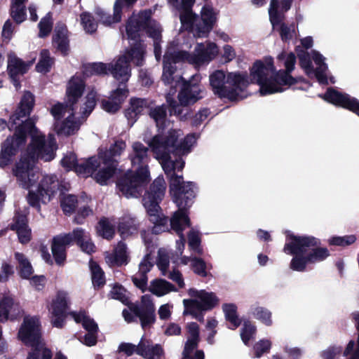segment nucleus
Instances as JSON below:
<instances>
[{"label": "nucleus", "mask_w": 359, "mask_h": 359, "mask_svg": "<svg viewBox=\"0 0 359 359\" xmlns=\"http://www.w3.org/2000/svg\"><path fill=\"white\" fill-rule=\"evenodd\" d=\"M34 104V95L25 92L18 107L11 116L9 124L0 118V130L7 126L13 130V136L8 137L2 143L0 153V167L4 168L13 156L25 145L27 134L31 141L13 169V173L19 185L28 190L27 201L33 207L39 208L40 203L49 202L59 189V181L54 175H41L35 168L38 159L50 161L55 158L57 149L53 135L46 137L35 126L37 118H27Z\"/></svg>", "instance_id": "nucleus-1"}, {"label": "nucleus", "mask_w": 359, "mask_h": 359, "mask_svg": "<svg viewBox=\"0 0 359 359\" xmlns=\"http://www.w3.org/2000/svg\"><path fill=\"white\" fill-rule=\"evenodd\" d=\"M284 63L285 70L276 72L271 57L256 61L250 69V78L240 72H227L216 70L209 76L210 84L214 94L221 98L238 100L245 97L243 93L250 83L259 86L262 95L282 92L283 86L292 85L296 79L290 76L294 70L296 57L292 53L282 52L277 56Z\"/></svg>", "instance_id": "nucleus-2"}, {"label": "nucleus", "mask_w": 359, "mask_h": 359, "mask_svg": "<svg viewBox=\"0 0 359 359\" xmlns=\"http://www.w3.org/2000/svg\"><path fill=\"white\" fill-rule=\"evenodd\" d=\"M183 134L180 130L168 128L165 133L155 135L148 144L155 158L160 162L162 168L169 179L170 194L177 207L191 205L195 197L194 184L185 182L182 175L176 172L181 171L184 166L182 158L171 160V153L177 155L189 154L196 142L194 135H187L182 138Z\"/></svg>", "instance_id": "nucleus-3"}, {"label": "nucleus", "mask_w": 359, "mask_h": 359, "mask_svg": "<svg viewBox=\"0 0 359 359\" xmlns=\"http://www.w3.org/2000/svg\"><path fill=\"white\" fill-rule=\"evenodd\" d=\"M318 243V240L313 236L288 234L283 250L285 252L294 255L290 264V269L303 271L306 264L320 262L328 257L330 252L327 248L311 249Z\"/></svg>", "instance_id": "nucleus-4"}, {"label": "nucleus", "mask_w": 359, "mask_h": 359, "mask_svg": "<svg viewBox=\"0 0 359 359\" xmlns=\"http://www.w3.org/2000/svg\"><path fill=\"white\" fill-rule=\"evenodd\" d=\"M133 152L130 158L133 166L137 165L136 172H128L117 184L119 191L126 198L137 197L142 187L149 179L147 166L140 165L148 159V149L143 144L135 142L132 144Z\"/></svg>", "instance_id": "nucleus-5"}, {"label": "nucleus", "mask_w": 359, "mask_h": 359, "mask_svg": "<svg viewBox=\"0 0 359 359\" xmlns=\"http://www.w3.org/2000/svg\"><path fill=\"white\" fill-rule=\"evenodd\" d=\"M150 17L151 12L149 11H142L137 15L133 14L126 24V34L128 39L136 41L144 32L147 33L154 41V55L156 59L159 60L161 55L159 42L161 39L162 28Z\"/></svg>", "instance_id": "nucleus-6"}, {"label": "nucleus", "mask_w": 359, "mask_h": 359, "mask_svg": "<svg viewBox=\"0 0 359 359\" xmlns=\"http://www.w3.org/2000/svg\"><path fill=\"white\" fill-rule=\"evenodd\" d=\"M166 185L163 177H158L152 183L150 190L143 198V205L147 210L150 221L154 224L153 234L165 231L167 228L168 219L161 213L158 203L164 197Z\"/></svg>", "instance_id": "nucleus-7"}, {"label": "nucleus", "mask_w": 359, "mask_h": 359, "mask_svg": "<svg viewBox=\"0 0 359 359\" xmlns=\"http://www.w3.org/2000/svg\"><path fill=\"white\" fill-rule=\"evenodd\" d=\"M187 292L191 298L183 300L184 313L192 315L200 321L203 320L201 312L210 311L219 304V298L212 292L190 288Z\"/></svg>", "instance_id": "nucleus-8"}, {"label": "nucleus", "mask_w": 359, "mask_h": 359, "mask_svg": "<svg viewBox=\"0 0 359 359\" xmlns=\"http://www.w3.org/2000/svg\"><path fill=\"white\" fill-rule=\"evenodd\" d=\"M50 111L54 118L53 128L57 135L69 136L79 130L81 121L74 117V107L57 103Z\"/></svg>", "instance_id": "nucleus-9"}, {"label": "nucleus", "mask_w": 359, "mask_h": 359, "mask_svg": "<svg viewBox=\"0 0 359 359\" xmlns=\"http://www.w3.org/2000/svg\"><path fill=\"white\" fill-rule=\"evenodd\" d=\"M175 45L177 46V53L180 54L182 60L196 67L208 64L219 53L217 45L210 41L207 42L205 44L197 43L192 54H189L185 50V49L191 48V44L190 43H175Z\"/></svg>", "instance_id": "nucleus-10"}, {"label": "nucleus", "mask_w": 359, "mask_h": 359, "mask_svg": "<svg viewBox=\"0 0 359 359\" xmlns=\"http://www.w3.org/2000/svg\"><path fill=\"white\" fill-rule=\"evenodd\" d=\"M175 45L177 46V53L180 54L182 60L196 67L208 64L219 53L217 45L210 41L207 42L205 44L197 43L192 54H189L185 50V49L191 48V44L190 43H175Z\"/></svg>", "instance_id": "nucleus-11"}, {"label": "nucleus", "mask_w": 359, "mask_h": 359, "mask_svg": "<svg viewBox=\"0 0 359 359\" xmlns=\"http://www.w3.org/2000/svg\"><path fill=\"white\" fill-rule=\"evenodd\" d=\"M126 147V144L124 142L116 141L111 146L109 151L100 153L99 156L96 157L98 163H100V165H98L99 170L94 177L97 182L104 184L112 177L116 165L113 158L121 155Z\"/></svg>", "instance_id": "nucleus-12"}, {"label": "nucleus", "mask_w": 359, "mask_h": 359, "mask_svg": "<svg viewBox=\"0 0 359 359\" xmlns=\"http://www.w3.org/2000/svg\"><path fill=\"white\" fill-rule=\"evenodd\" d=\"M296 51L299 59L300 66L305 71L306 74L309 76H314L320 83L327 84L326 71L327 67L324 62L325 57L316 50L311 51V56L317 66L316 70H313L309 54L304 52L299 46L296 48Z\"/></svg>", "instance_id": "nucleus-13"}, {"label": "nucleus", "mask_w": 359, "mask_h": 359, "mask_svg": "<svg viewBox=\"0 0 359 359\" xmlns=\"http://www.w3.org/2000/svg\"><path fill=\"white\" fill-rule=\"evenodd\" d=\"M177 52V46L175 42L172 41L164 55L162 81L165 85H170L171 88H176L183 81L181 75L173 66V64L184 61Z\"/></svg>", "instance_id": "nucleus-14"}, {"label": "nucleus", "mask_w": 359, "mask_h": 359, "mask_svg": "<svg viewBox=\"0 0 359 359\" xmlns=\"http://www.w3.org/2000/svg\"><path fill=\"white\" fill-rule=\"evenodd\" d=\"M69 305V295L64 290L57 291L48 302L47 308L50 315L51 323L54 327L60 328L63 326L65 314Z\"/></svg>", "instance_id": "nucleus-15"}, {"label": "nucleus", "mask_w": 359, "mask_h": 359, "mask_svg": "<svg viewBox=\"0 0 359 359\" xmlns=\"http://www.w3.org/2000/svg\"><path fill=\"white\" fill-rule=\"evenodd\" d=\"M118 351L128 356L137 353L145 359H163V351L161 346L153 345L144 337L141 339L137 346L130 343L121 344Z\"/></svg>", "instance_id": "nucleus-16"}, {"label": "nucleus", "mask_w": 359, "mask_h": 359, "mask_svg": "<svg viewBox=\"0 0 359 359\" xmlns=\"http://www.w3.org/2000/svg\"><path fill=\"white\" fill-rule=\"evenodd\" d=\"M201 20L196 16L190 29L193 34L198 38L206 37L212 30L217 19V11L210 5L204 6L201 11Z\"/></svg>", "instance_id": "nucleus-17"}, {"label": "nucleus", "mask_w": 359, "mask_h": 359, "mask_svg": "<svg viewBox=\"0 0 359 359\" xmlns=\"http://www.w3.org/2000/svg\"><path fill=\"white\" fill-rule=\"evenodd\" d=\"M18 339L27 346L41 340V323L37 316H25L18 333Z\"/></svg>", "instance_id": "nucleus-18"}, {"label": "nucleus", "mask_w": 359, "mask_h": 359, "mask_svg": "<svg viewBox=\"0 0 359 359\" xmlns=\"http://www.w3.org/2000/svg\"><path fill=\"white\" fill-rule=\"evenodd\" d=\"M61 163L67 170H74L79 176L83 177L92 175L94 171L98 168V165H100V163H98L96 157L77 163L76 157L73 153L67 154L62 159Z\"/></svg>", "instance_id": "nucleus-19"}, {"label": "nucleus", "mask_w": 359, "mask_h": 359, "mask_svg": "<svg viewBox=\"0 0 359 359\" xmlns=\"http://www.w3.org/2000/svg\"><path fill=\"white\" fill-rule=\"evenodd\" d=\"M191 205L184 207H178L179 210L176 211L170 219V226L172 229L180 236V239L176 242L177 254L182 255L183 254L185 245V238L182 231L190 225L189 219L187 215V209Z\"/></svg>", "instance_id": "nucleus-20"}, {"label": "nucleus", "mask_w": 359, "mask_h": 359, "mask_svg": "<svg viewBox=\"0 0 359 359\" xmlns=\"http://www.w3.org/2000/svg\"><path fill=\"white\" fill-rule=\"evenodd\" d=\"M269 14L273 29L279 32L282 40L286 41L292 39L295 35V25H288L283 22L284 15L283 13H278V4L275 0L271 1Z\"/></svg>", "instance_id": "nucleus-21"}, {"label": "nucleus", "mask_w": 359, "mask_h": 359, "mask_svg": "<svg viewBox=\"0 0 359 359\" xmlns=\"http://www.w3.org/2000/svg\"><path fill=\"white\" fill-rule=\"evenodd\" d=\"M200 80V76L195 75L192 77L191 81L181 83L182 88L178 95V99L182 106L194 103L201 97L200 95L201 89L198 86Z\"/></svg>", "instance_id": "nucleus-22"}, {"label": "nucleus", "mask_w": 359, "mask_h": 359, "mask_svg": "<svg viewBox=\"0 0 359 359\" xmlns=\"http://www.w3.org/2000/svg\"><path fill=\"white\" fill-rule=\"evenodd\" d=\"M188 339L185 344L183 352V359H204V353L202 351H196L199 338V327L196 323L187 325Z\"/></svg>", "instance_id": "nucleus-23"}, {"label": "nucleus", "mask_w": 359, "mask_h": 359, "mask_svg": "<svg viewBox=\"0 0 359 359\" xmlns=\"http://www.w3.org/2000/svg\"><path fill=\"white\" fill-rule=\"evenodd\" d=\"M71 316L76 323H81L83 328L88 332L84 337L83 344L88 346L95 345L98 326L94 320L88 316L85 311L72 312Z\"/></svg>", "instance_id": "nucleus-24"}, {"label": "nucleus", "mask_w": 359, "mask_h": 359, "mask_svg": "<svg viewBox=\"0 0 359 359\" xmlns=\"http://www.w3.org/2000/svg\"><path fill=\"white\" fill-rule=\"evenodd\" d=\"M324 99L335 105L348 109L359 116V101L347 94L329 89L325 94Z\"/></svg>", "instance_id": "nucleus-25"}, {"label": "nucleus", "mask_w": 359, "mask_h": 359, "mask_svg": "<svg viewBox=\"0 0 359 359\" xmlns=\"http://www.w3.org/2000/svg\"><path fill=\"white\" fill-rule=\"evenodd\" d=\"M133 313L139 317L142 328L152 324L155 320V315L151 296H142L140 305L133 308Z\"/></svg>", "instance_id": "nucleus-26"}, {"label": "nucleus", "mask_w": 359, "mask_h": 359, "mask_svg": "<svg viewBox=\"0 0 359 359\" xmlns=\"http://www.w3.org/2000/svg\"><path fill=\"white\" fill-rule=\"evenodd\" d=\"M128 95V90L126 85L118 87L112 90L107 100L102 101V108L107 112L115 113L119 110L122 103Z\"/></svg>", "instance_id": "nucleus-27"}, {"label": "nucleus", "mask_w": 359, "mask_h": 359, "mask_svg": "<svg viewBox=\"0 0 359 359\" xmlns=\"http://www.w3.org/2000/svg\"><path fill=\"white\" fill-rule=\"evenodd\" d=\"M85 89V83L83 79L78 75H75L69 81L66 90V104L70 107H74L78 100L81 98Z\"/></svg>", "instance_id": "nucleus-28"}, {"label": "nucleus", "mask_w": 359, "mask_h": 359, "mask_svg": "<svg viewBox=\"0 0 359 359\" xmlns=\"http://www.w3.org/2000/svg\"><path fill=\"white\" fill-rule=\"evenodd\" d=\"M22 314L19 304L11 297H5L0 302V321L14 320Z\"/></svg>", "instance_id": "nucleus-29"}, {"label": "nucleus", "mask_w": 359, "mask_h": 359, "mask_svg": "<svg viewBox=\"0 0 359 359\" xmlns=\"http://www.w3.org/2000/svg\"><path fill=\"white\" fill-rule=\"evenodd\" d=\"M113 77L122 84L126 83L131 76L130 68L126 55H121L114 63L109 64Z\"/></svg>", "instance_id": "nucleus-30"}, {"label": "nucleus", "mask_w": 359, "mask_h": 359, "mask_svg": "<svg viewBox=\"0 0 359 359\" xmlns=\"http://www.w3.org/2000/svg\"><path fill=\"white\" fill-rule=\"evenodd\" d=\"M33 62L34 61L25 62L13 54L8 55V71L16 89L19 88V82L16 79V76L26 73Z\"/></svg>", "instance_id": "nucleus-31"}, {"label": "nucleus", "mask_w": 359, "mask_h": 359, "mask_svg": "<svg viewBox=\"0 0 359 359\" xmlns=\"http://www.w3.org/2000/svg\"><path fill=\"white\" fill-rule=\"evenodd\" d=\"M72 241L71 233L59 235L53 239L51 251L57 264H62L66 259V247Z\"/></svg>", "instance_id": "nucleus-32"}, {"label": "nucleus", "mask_w": 359, "mask_h": 359, "mask_svg": "<svg viewBox=\"0 0 359 359\" xmlns=\"http://www.w3.org/2000/svg\"><path fill=\"white\" fill-rule=\"evenodd\" d=\"M136 0H116L114 4L113 16L107 14L103 11H98L97 15L100 18V22L104 25H111V24L118 22L121 19V12L127 8Z\"/></svg>", "instance_id": "nucleus-33"}, {"label": "nucleus", "mask_w": 359, "mask_h": 359, "mask_svg": "<svg viewBox=\"0 0 359 359\" xmlns=\"http://www.w3.org/2000/svg\"><path fill=\"white\" fill-rule=\"evenodd\" d=\"M11 229L16 232L20 243L26 244L30 241L32 231L28 226L25 215H15L13 223L11 224Z\"/></svg>", "instance_id": "nucleus-34"}, {"label": "nucleus", "mask_w": 359, "mask_h": 359, "mask_svg": "<svg viewBox=\"0 0 359 359\" xmlns=\"http://www.w3.org/2000/svg\"><path fill=\"white\" fill-rule=\"evenodd\" d=\"M140 224L138 221L129 215H126L118 219L117 230L123 239H127L137 233Z\"/></svg>", "instance_id": "nucleus-35"}, {"label": "nucleus", "mask_w": 359, "mask_h": 359, "mask_svg": "<svg viewBox=\"0 0 359 359\" xmlns=\"http://www.w3.org/2000/svg\"><path fill=\"white\" fill-rule=\"evenodd\" d=\"M129 252L127 245L121 241L118 243L117 245L114 248V253H107L105 256V260L108 265L121 266L122 264H126L129 261Z\"/></svg>", "instance_id": "nucleus-36"}, {"label": "nucleus", "mask_w": 359, "mask_h": 359, "mask_svg": "<svg viewBox=\"0 0 359 359\" xmlns=\"http://www.w3.org/2000/svg\"><path fill=\"white\" fill-rule=\"evenodd\" d=\"M71 234L72 235V241H76L82 251L88 254L95 252V246L92 242L89 233L84 229L76 228Z\"/></svg>", "instance_id": "nucleus-37"}, {"label": "nucleus", "mask_w": 359, "mask_h": 359, "mask_svg": "<svg viewBox=\"0 0 359 359\" xmlns=\"http://www.w3.org/2000/svg\"><path fill=\"white\" fill-rule=\"evenodd\" d=\"M177 257H180V263L177 264L187 265L190 263V266L193 271L202 277H205L207 273V264L203 259L193 256H182L175 253Z\"/></svg>", "instance_id": "nucleus-38"}, {"label": "nucleus", "mask_w": 359, "mask_h": 359, "mask_svg": "<svg viewBox=\"0 0 359 359\" xmlns=\"http://www.w3.org/2000/svg\"><path fill=\"white\" fill-rule=\"evenodd\" d=\"M148 290L150 292L157 297H163L171 292L177 291L175 285L161 278H156L151 280L148 287Z\"/></svg>", "instance_id": "nucleus-39"}, {"label": "nucleus", "mask_w": 359, "mask_h": 359, "mask_svg": "<svg viewBox=\"0 0 359 359\" xmlns=\"http://www.w3.org/2000/svg\"><path fill=\"white\" fill-rule=\"evenodd\" d=\"M53 45L62 54L67 55L69 50L67 30L64 25L55 27V34L53 37Z\"/></svg>", "instance_id": "nucleus-40"}, {"label": "nucleus", "mask_w": 359, "mask_h": 359, "mask_svg": "<svg viewBox=\"0 0 359 359\" xmlns=\"http://www.w3.org/2000/svg\"><path fill=\"white\" fill-rule=\"evenodd\" d=\"M174 4L177 3L178 0H169ZM195 0H182V11L180 14V21L184 28H188L192 26L194 21L196 20V15L192 13L191 10V6L194 4Z\"/></svg>", "instance_id": "nucleus-41"}, {"label": "nucleus", "mask_w": 359, "mask_h": 359, "mask_svg": "<svg viewBox=\"0 0 359 359\" xmlns=\"http://www.w3.org/2000/svg\"><path fill=\"white\" fill-rule=\"evenodd\" d=\"M147 105L148 103L146 100L131 98L130 107L126 112V116L130 122L133 123L136 121L137 116L143 111Z\"/></svg>", "instance_id": "nucleus-42"}, {"label": "nucleus", "mask_w": 359, "mask_h": 359, "mask_svg": "<svg viewBox=\"0 0 359 359\" xmlns=\"http://www.w3.org/2000/svg\"><path fill=\"white\" fill-rule=\"evenodd\" d=\"M131 46H133L132 48L124 55H126L128 62L131 61L137 66L142 65L145 53L144 45L138 42L131 43Z\"/></svg>", "instance_id": "nucleus-43"}, {"label": "nucleus", "mask_w": 359, "mask_h": 359, "mask_svg": "<svg viewBox=\"0 0 359 359\" xmlns=\"http://www.w3.org/2000/svg\"><path fill=\"white\" fill-rule=\"evenodd\" d=\"M30 346L33 348V351L29 354L27 359L52 358L51 351L46 346V344L42 339Z\"/></svg>", "instance_id": "nucleus-44"}, {"label": "nucleus", "mask_w": 359, "mask_h": 359, "mask_svg": "<svg viewBox=\"0 0 359 359\" xmlns=\"http://www.w3.org/2000/svg\"><path fill=\"white\" fill-rule=\"evenodd\" d=\"M110 67L109 64L102 62L91 63L83 66V73L88 77L93 75H103L108 73Z\"/></svg>", "instance_id": "nucleus-45"}, {"label": "nucleus", "mask_w": 359, "mask_h": 359, "mask_svg": "<svg viewBox=\"0 0 359 359\" xmlns=\"http://www.w3.org/2000/svg\"><path fill=\"white\" fill-rule=\"evenodd\" d=\"M96 232L99 236L111 240L115 233L114 226L107 219H102L96 226Z\"/></svg>", "instance_id": "nucleus-46"}, {"label": "nucleus", "mask_w": 359, "mask_h": 359, "mask_svg": "<svg viewBox=\"0 0 359 359\" xmlns=\"http://www.w3.org/2000/svg\"><path fill=\"white\" fill-rule=\"evenodd\" d=\"M53 63V58L50 57L49 51L43 50L40 53V58L36 66V69L39 73L46 74L50 70Z\"/></svg>", "instance_id": "nucleus-47"}, {"label": "nucleus", "mask_w": 359, "mask_h": 359, "mask_svg": "<svg viewBox=\"0 0 359 359\" xmlns=\"http://www.w3.org/2000/svg\"><path fill=\"white\" fill-rule=\"evenodd\" d=\"M15 257L19 264L20 276L24 278H29L33 273V269L29 260L23 254L20 252H15Z\"/></svg>", "instance_id": "nucleus-48"}, {"label": "nucleus", "mask_w": 359, "mask_h": 359, "mask_svg": "<svg viewBox=\"0 0 359 359\" xmlns=\"http://www.w3.org/2000/svg\"><path fill=\"white\" fill-rule=\"evenodd\" d=\"M150 116L156 121L157 127L163 129L165 127L169 128L170 123L166 122V111L163 106H159L150 111Z\"/></svg>", "instance_id": "nucleus-49"}, {"label": "nucleus", "mask_w": 359, "mask_h": 359, "mask_svg": "<svg viewBox=\"0 0 359 359\" xmlns=\"http://www.w3.org/2000/svg\"><path fill=\"white\" fill-rule=\"evenodd\" d=\"M86 204L81 206L74 221L77 224H82L86 217L93 215L94 213L95 201L91 198H86Z\"/></svg>", "instance_id": "nucleus-50"}, {"label": "nucleus", "mask_w": 359, "mask_h": 359, "mask_svg": "<svg viewBox=\"0 0 359 359\" xmlns=\"http://www.w3.org/2000/svg\"><path fill=\"white\" fill-rule=\"evenodd\" d=\"M156 266L162 276H167L170 266V256L165 249L158 250Z\"/></svg>", "instance_id": "nucleus-51"}, {"label": "nucleus", "mask_w": 359, "mask_h": 359, "mask_svg": "<svg viewBox=\"0 0 359 359\" xmlns=\"http://www.w3.org/2000/svg\"><path fill=\"white\" fill-rule=\"evenodd\" d=\"M252 315L258 320L266 326L272 325L271 312L262 306H256L252 309Z\"/></svg>", "instance_id": "nucleus-52"}, {"label": "nucleus", "mask_w": 359, "mask_h": 359, "mask_svg": "<svg viewBox=\"0 0 359 359\" xmlns=\"http://www.w3.org/2000/svg\"><path fill=\"white\" fill-rule=\"evenodd\" d=\"M223 311L226 320L231 323L230 328L235 329L240 325L239 319L236 315V306L234 304H229L223 306Z\"/></svg>", "instance_id": "nucleus-53"}, {"label": "nucleus", "mask_w": 359, "mask_h": 359, "mask_svg": "<svg viewBox=\"0 0 359 359\" xmlns=\"http://www.w3.org/2000/svg\"><path fill=\"white\" fill-rule=\"evenodd\" d=\"M96 92L93 90L88 93L85 97L83 106L80 109L81 113L83 116H88L93 110L96 104Z\"/></svg>", "instance_id": "nucleus-54"}, {"label": "nucleus", "mask_w": 359, "mask_h": 359, "mask_svg": "<svg viewBox=\"0 0 359 359\" xmlns=\"http://www.w3.org/2000/svg\"><path fill=\"white\" fill-rule=\"evenodd\" d=\"M89 266L92 273L93 284L95 286L102 285L105 283V279L102 269L93 261L90 262Z\"/></svg>", "instance_id": "nucleus-55"}, {"label": "nucleus", "mask_w": 359, "mask_h": 359, "mask_svg": "<svg viewBox=\"0 0 359 359\" xmlns=\"http://www.w3.org/2000/svg\"><path fill=\"white\" fill-rule=\"evenodd\" d=\"M81 25L87 33H93L96 31L97 24L90 13L84 12L80 15Z\"/></svg>", "instance_id": "nucleus-56"}, {"label": "nucleus", "mask_w": 359, "mask_h": 359, "mask_svg": "<svg viewBox=\"0 0 359 359\" xmlns=\"http://www.w3.org/2000/svg\"><path fill=\"white\" fill-rule=\"evenodd\" d=\"M188 241L191 250L199 255L203 254V248L201 247V238L198 232L194 231H190L188 236Z\"/></svg>", "instance_id": "nucleus-57"}, {"label": "nucleus", "mask_w": 359, "mask_h": 359, "mask_svg": "<svg viewBox=\"0 0 359 359\" xmlns=\"http://www.w3.org/2000/svg\"><path fill=\"white\" fill-rule=\"evenodd\" d=\"M256 326L249 321L243 323L241 331V337L245 344H248V341L254 337L256 333Z\"/></svg>", "instance_id": "nucleus-58"}, {"label": "nucleus", "mask_w": 359, "mask_h": 359, "mask_svg": "<svg viewBox=\"0 0 359 359\" xmlns=\"http://www.w3.org/2000/svg\"><path fill=\"white\" fill-rule=\"evenodd\" d=\"M272 343L268 339H262L254 345L253 349L255 358H260L264 353L269 352Z\"/></svg>", "instance_id": "nucleus-59"}, {"label": "nucleus", "mask_w": 359, "mask_h": 359, "mask_svg": "<svg viewBox=\"0 0 359 359\" xmlns=\"http://www.w3.org/2000/svg\"><path fill=\"white\" fill-rule=\"evenodd\" d=\"M77 200L73 195L64 196L61 201V206L66 214L72 212L76 207Z\"/></svg>", "instance_id": "nucleus-60"}, {"label": "nucleus", "mask_w": 359, "mask_h": 359, "mask_svg": "<svg viewBox=\"0 0 359 359\" xmlns=\"http://www.w3.org/2000/svg\"><path fill=\"white\" fill-rule=\"evenodd\" d=\"M53 22L51 20L50 15L48 14L46 16L43 18L39 24V36L44 37L49 34L52 29Z\"/></svg>", "instance_id": "nucleus-61"}, {"label": "nucleus", "mask_w": 359, "mask_h": 359, "mask_svg": "<svg viewBox=\"0 0 359 359\" xmlns=\"http://www.w3.org/2000/svg\"><path fill=\"white\" fill-rule=\"evenodd\" d=\"M11 15L13 19L18 24L24 22L27 14L25 8L11 5Z\"/></svg>", "instance_id": "nucleus-62"}, {"label": "nucleus", "mask_w": 359, "mask_h": 359, "mask_svg": "<svg viewBox=\"0 0 359 359\" xmlns=\"http://www.w3.org/2000/svg\"><path fill=\"white\" fill-rule=\"evenodd\" d=\"M355 240V237L351 235L343 237H333L329 241V243L331 245L346 246L353 243Z\"/></svg>", "instance_id": "nucleus-63"}, {"label": "nucleus", "mask_w": 359, "mask_h": 359, "mask_svg": "<svg viewBox=\"0 0 359 359\" xmlns=\"http://www.w3.org/2000/svg\"><path fill=\"white\" fill-rule=\"evenodd\" d=\"M166 276L171 280L175 282L179 287L183 288L185 286L182 273L178 269H173L171 271L168 270Z\"/></svg>", "instance_id": "nucleus-64"}]
</instances>
